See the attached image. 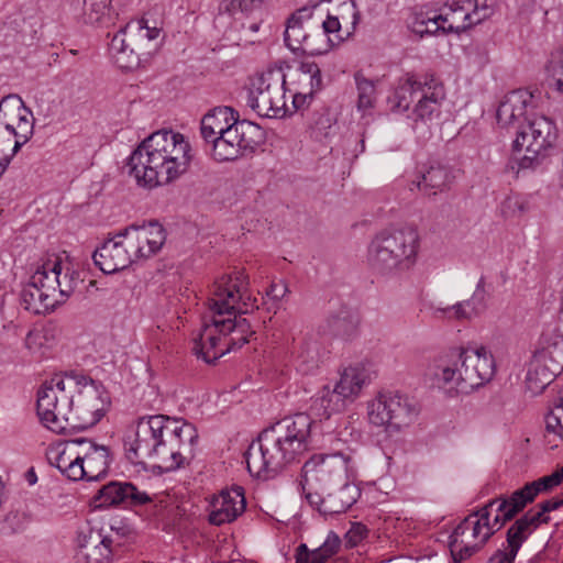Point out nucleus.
<instances>
[{"mask_svg":"<svg viewBox=\"0 0 563 563\" xmlns=\"http://www.w3.org/2000/svg\"><path fill=\"white\" fill-rule=\"evenodd\" d=\"M82 282L80 273L58 257L41 260L21 291L23 308L45 314L64 303Z\"/></svg>","mask_w":563,"mask_h":563,"instance_id":"obj_8","label":"nucleus"},{"mask_svg":"<svg viewBox=\"0 0 563 563\" xmlns=\"http://www.w3.org/2000/svg\"><path fill=\"white\" fill-rule=\"evenodd\" d=\"M516 129V137L511 145L514 161L519 170L536 169L542 164L547 151L542 148L538 141L532 139L533 135L525 124Z\"/></svg>","mask_w":563,"mask_h":563,"instance_id":"obj_24","label":"nucleus"},{"mask_svg":"<svg viewBox=\"0 0 563 563\" xmlns=\"http://www.w3.org/2000/svg\"><path fill=\"white\" fill-rule=\"evenodd\" d=\"M559 373L563 371V335H555L540 353Z\"/></svg>","mask_w":563,"mask_h":563,"instance_id":"obj_46","label":"nucleus"},{"mask_svg":"<svg viewBox=\"0 0 563 563\" xmlns=\"http://www.w3.org/2000/svg\"><path fill=\"white\" fill-rule=\"evenodd\" d=\"M241 121L238 113L230 107H217L210 110L200 122V135L205 145Z\"/></svg>","mask_w":563,"mask_h":563,"instance_id":"obj_30","label":"nucleus"},{"mask_svg":"<svg viewBox=\"0 0 563 563\" xmlns=\"http://www.w3.org/2000/svg\"><path fill=\"white\" fill-rule=\"evenodd\" d=\"M484 292H485V277L482 276L479 278V280L477 282L476 289L473 294L472 300L475 301L477 298H479V300H482Z\"/></svg>","mask_w":563,"mask_h":563,"instance_id":"obj_60","label":"nucleus"},{"mask_svg":"<svg viewBox=\"0 0 563 563\" xmlns=\"http://www.w3.org/2000/svg\"><path fill=\"white\" fill-rule=\"evenodd\" d=\"M93 544L84 551L81 558L86 563H109L112 558V539L102 536H93Z\"/></svg>","mask_w":563,"mask_h":563,"instance_id":"obj_44","label":"nucleus"},{"mask_svg":"<svg viewBox=\"0 0 563 563\" xmlns=\"http://www.w3.org/2000/svg\"><path fill=\"white\" fill-rule=\"evenodd\" d=\"M528 504L519 488L507 497L489 500L471 511L449 537V550L454 563H462L478 553L489 539Z\"/></svg>","mask_w":563,"mask_h":563,"instance_id":"obj_6","label":"nucleus"},{"mask_svg":"<svg viewBox=\"0 0 563 563\" xmlns=\"http://www.w3.org/2000/svg\"><path fill=\"white\" fill-rule=\"evenodd\" d=\"M422 176L417 175L416 179L412 180V187H410V190L413 191L415 189L419 190L421 185Z\"/></svg>","mask_w":563,"mask_h":563,"instance_id":"obj_61","label":"nucleus"},{"mask_svg":"<svg viewBox=\"0 0 563 563\" xmlns=\"http://www.w3.org/2000/svg\"><path fill=\"white\" fill-rule=\"evenodd\" d=\"M455 178L452 169L445 165L430 166L424 173V194L430 190L431 195L444 191L450 188Z\"/></svg>","mask_w":563,"mask_h":563,"instance_id":"obj_39","label":"nucleus"},{"mask_svg":"<svg viewBox=\"0 0 563 563\" xmlns=\"http://www.w3.org/2000/svg\"><path fill=\"white\" fill-rule=\"evenodd\" d=\"M489 9L486 5H483L481 9L478 5L472 12H466L463 14L462 23L459 24L460 15L463 13V10H451L450 13L445 14H435L433 16H428L424 20V34H437L438 32L442 33H459L461 30H465L475 24L481 23L484 19L488 16Z\"/></svg>","mask_w":563,"mask_h":563,"instance_id":"obj_21","label":"nucleus"},{"mask_svg":"<svg viewBox=\"0 0 563 563\" xmlns=\"http://www.w3.org/2000/svg\"><path fill=\"white\" fill-rule=\"evenodd\" d=\"M36 479H37V477H36L35 472L33 470L29 471V473H27V482H29V484L30 485H34L36 483Z\"/></svg>","mask_w":563,"mask_h":563,"instance_id":"obj_62","label":"nucleus"},{"mask_svg":"<svg viewBox=\"0 0 563 563\" xmlns=\"http://www.w3.org/2000/svg\"><path fill=\"white\" fill-rule=\"evenodd\" d=\"M148 500V494L129 482H111L99 489L95 497L96 507L117 505L139 506Z\"/></svg>","mask_w":563,"mask_h":563,"instance_id":"obj_23","label":"nucleus"},{"mask_svg":"<svg viewBox=\"0 0 563 563\" xmlns=\"http://www.w3.org/2000/svg\"><path fill=\"white\" fill-rule=\"evenodd\" d=\"M537 111V99L528 90L518 89L507 93L500 101L497 111V123L501 128H518Z\"/></svg>","mask_w":563,"mask_h":563,"instance_id":"obj_18","label":"nucleus"},{"mask_svg":"<svg viewBox=\"0 0 563 563\" xmlns=\"http://www.w3.org/2000/svg\"><path fill=\"white\" fill-rule=\"evenodd\" d=\"M421 82L417 80L413 75H407L405 79H401L395 89L394 100L395 106L407 111L410 104L413 102L415 96L420 91Z\"/></svg>","mask_w":563,"mask_h":563,"instance_id":"obj_42","label":"nucleus"},{"mask_svg":"<svg viewBox=\"0 0 563 563\" xmlns=\"http://www.w3.org/2000/svg\"><path fill=\"white\" fill-rule=\"evenodd\" d=\"M46 342L47 335L45 331L40 329H32L26 334L24 345L30 352L36 353L46 345Z\"/></svg>","mask_w":563,"mask_h":563,"instance_id":"obj_49","label":"nucleus"},{"mask_svg":"<svg viewBox=\"0 0 563 563\" xmlns=\"http://www.w3.org/2000/svg\"><path fill=\"white\" fill-rule=\"evenodd\" d=\"M209 311L194 339V352L206 363L242 347L254 334L249 320L242 314L257 308V299L249 288L243 272L223 275L213 283L209 297Z\"/></svg>","mask_w":563,"mask_h":563,"instance_id":"obj_1","label":"nucleus"},{"mask_svg":"<svg viewBox=\"0 0 563 563\" xmlns=\"http://www.w3.org/2000/svg\"><path fill=\"white\" fill-rule=\"evenodd\" d=\"M445 91L442 82L435 78L427 80L424 77V118L439 119L441 115V103L444 101Z\"/></svg>","mask_w":563,"mask_h":563,"instance_id":"obj_38","label":"nucleus"},{"mask_svg":"<svg viewBox=\"0 0 563 563\" xmlns=\"http://www.w3.org/2000/svg\"><path fill=\"white\" fill-rule=\"evenodd\" d=\"M496 373L492 352L484 345L460 349L456 357L442 356L428 366L432 386L446 398L470 395L489 383Z\"/></svg>","mask_w":563,"mask_h":563,"instance_id":"obj_7","label":"nucleus"},{"mask_svg":"<svg viewBox=\"0 0 563 563\" xmlns=\"http://www.w3.org/2000/svg\"><path fill=\"white\" fill-rule=\"evenodd\" d=\"M525 126L533 135L532 139L538 141L543 150L551 147L555 141V124L545 115L536 111L526 122Z\"/></svg>","mask_w":563,"mask_h":563,"instance_id":"obj_36","label":"nucleus"},{"mask_svg":"<svg viewBox=\"0 0 563 563\" xmlns=\"http://www.w3.org/2000/svg\"><path fill=\"white\" fill-rule=\"evenodd\" d=\"M288 292V286L285 280H274L266 290V296L273 301H280Z\"/></svg>","mask_w":563,"mask_h":563,"instance_id":"obj_52","label":"nucleus"},{"mask_svg":"<svg viewBox=\"0 0 563 563\" xmlns=\"http://www.w3.org/2000/svg\"><path fill=\"white\" fill-rule=\"evenodd\" d=\"M420 253L418 229L405 227L377 233L367 249V264L380 276H393L410 269Z\"/></svg>","mask_w":563,"mask_h":563,"instance_id":"obj_9","label":"nucleus"},{"mask_svg":"<svg viewBox=\"0 0 563 563\" xmlns=\"http://www.w3.org/2000/svg\"><path fill=\"white\" fill-rule=\"evenodd\" d=\"M109 465V448L99 445L90 439L81 438L76 481H98L108 473Z\"/></svg>","mask_w":563,"mask_h":563,"instance_id":"obj_19","label":"nucleus"},{"mask_svg":"<svg viewBox=\"0 0 563 563\" xmlns=\"http://www.w3.org/2000/svg\"><path fill=\"white\" fill-rule=\"evenodd\" d=\"M192 158L191 144L184 134L159 130L139 144L129 156L128 165L140 187L153 189L178 179Z\"/></svg>","mask_w":563,"mask_h":563,"instance_id":"obj_5","label":"nucleus"},{"mask_svg":"<svg viewBox=\"0 0 563 563\" xmlns=\"http://www.w3.org/2000/svg\"><path fill=\"white\" fill-rule=\"evenodd\" d=\"M298 73L299 82L308 86V89L296 91L292 95V102L291 107H289L290 112L288 114L307 108L310 104L314 93L322 87L321 70L318 64L314 62H302L299 65Z\"/></svg>","mask_w":563,"mask_h":563,"instance_id":"obj_29","label":"nucleus"},{"mask_svg":"<svg viewBox=\"0 0 563 563\" xmlns=\"http://www.w3.org/2000/svg\"><path fill=\"white\" fill-rule=\"evenodd\" d=\"M264 2L265 0H223L219 7L220 16H235L238 13L247 15L258 10Z\"/></svg>","mask_w":563,"mask_h":563,"instance_id":"obj_45","label":"nucleus"},{"mask_svg":"<svg viewBox=\"0 0 563 563\" xmlns=\"http://www.w3.org/2000/svg\"><path fill=\"white\" fill-rule=\"evenodd\" d=\"M528 209L526 199L517 194L509 195L500 205L503 214L507 218L521 216Z\"/></svg>","mask_w":563,"mask_h":563,"instance_id":"obj_47","label":"nucleus"},{"mask_svg":"<svg viewBox=\"0 0 563 563\" xmlns=\"http://www.w3.org/2000/svg\"><path fill=\"white\" fill-rule=\"evenodd\" d=\"M408 27L417 34L419 37H422V20H420V14L418 12L411 13V15L407 20Z\"/></svg>","mask_w":563,"mask_h":563,"instance_id":"obj_56","label":"nucleus"},{"mask_svg":"<svg viewBox=\"0 0 563 563\" xmlns=\"http://www.w3.org/2000/svg\"><path fill=\"white\" fill-rule=\"evenodd\" d=\"M419 415V401L398 391L380 390L366 401L368 424L386 433L402 431L416 422Z\"/></svg>","mask_w":563,"mask_h":563,"instance_id":"obj_10","label":"nucleus"},{"mask_svg":"<svg viewBox=\"0 0 563 563\" xmlns=\"http://www.w3.org/2000/svg\"><path fill=\"white\" fill-rule=\"evenodd\" d=\"M141 506H144L146 514L157 522H168L175 514V505L166 495L152 497L148 494V500Z\"/></svg>","mask_w":563,"mask_h":563,"instance_id":"obj_41","label":"nucleus"},{"mask_svg":"<svg viewBox=\"0 0 563 563\" xmlns=\"http://www.w3.org/2000/svg\"><path fill=\"white\" fill-rule=\"evenodd\" d=\"M92 260L95 265L108 275L125 269L133 263L126 241L120 236V231L95 250Z\"/></svg>","mask_w":563,"mask_h":563,"instance_id":"obj_20","label":"nucleus"},{"mask_svg":"<svg viewBox=\"0 0 563 563\" xmlns=\"http://www.w3.org/2000/svg\"><path fill=\"white\" fill-rule=\"evenodd\" d=\"M306 499L312 507H316L321 514H323L324 497H321L318 493H307Z\"/></svg>","mask_w":563,"mask_h":563,"instance_id":"obj_59","label":"nucleus"},{"mask_svg":"<svg viewBox=\"0 0 563 563\" xmlns=\"http://www.w3.org/2000/svg\"><path fill=\"white\" fill-rule=\"evenodd\" d=\"M11 159L12 154H8L5 142H0V176L4 173Z\"/></svg>","mask_w":563,"mask_h":563,"instance_id":"obj_58","label":"nucleus"},{"mask_svg":"<svg viewBox=\"0 0 563 563\" xmlns=\"http://www.w3.org/2000/svg\"><path fill=\"white\" fill-rule=\"evenodd\" d=\"M340 545L341 540L334 532H330L323 543L314 550H309L307 544L301 543L296 550V563H324L338 552Z\"/></svg>","mask_w":563,"mask_h":563,"instance_id":"obj_35","label":"nucleus"},{"mask_svg":"<svg viewBox=\"0 0 563 563\" xmlns=\"http://www.w3.org/2000/svg\"><path fill=\"white\" fill-rule=\"evenodd\" d=\"M81 438L52 443L46 449V460L64 476L76 482Z\"/></svg>","mask_w":563,"mask_h":563,"instance_id":"obj_25","label":"nucleus"},{"mask_svg":"<svg viewBox=\"0 0 563 563\" xmlns=\"http://www.w3.org/2000/svg\"><path fill=\"white\" fill-rule=\"evenodd\" d=\"M251 30L255 32V31L258 30V26L256 24H254V25L251 26Z\"/></svg>","mask_w":563,"mask_h":563,"instance_id":"obj_63","label":"nucleus"},{"mask_svg":"<svg viewBox=\"0 0 563 563\" xmlns=\"http://www.w3.org/2000/svg\"><path fill=\"white\" fill-rule=\"evenodd\" d=\"M360 324V314L353 309L342 306L324 319L319 331L324 335L351 340L358 334Z\"/></svg>","mask_w":563,"mask_h":563,"instance_id":"obj_26","label":"nucleus"},{"mask_svg":"<svg viewBox=\"0 0 563 563\" xmlns=\"http://www.w3.org/2000/svg\"><path fill=\"white\" fill-rule=\"evenodd\" d=\"M312 423L307 413H297L263 430L245 452L249 473L267 479L286 466L300 462L310 449Z\"/></svg>","mask_w":563,"mask_h":563,"instance_id":"obj_4","label":"nucleus"},{"mask_svg":"<svg viewBox=\"0 0 563 563\" xmlns=\"http://www.w3.org/2000/svg\"><path fill=\"white\" fill-rule=\"evenodd\" d=\"M246 501L242 487L224 489L209 505V522L214 526L230 523L245 510Z\"/></svg>","mask_w":563,"mask_h":563,"instance_id":"obj_22","label":"nucleus"},{"mask_svg":"<svg viewBox=\"0 0 563 563\" xmlns=\"http://www.w3.org/2000/svg\"><path fill=\"white\" fill-rule=\"evenodd\" d=\"M354 81L357 89L356 108L365 115L376 102V88L373 80L366 78L361 71L355 73Z\"/></svg>","mask_w":563,"mask_h":563,"instance_id":"obj_40","label":"nucleus"},{"mask_svg":"<svg viewBox=\"0 0 563 563\" xmlns=\"http://www.w3.org/2000/svg\"><path fill=\"white\" fill-rule=\"evenodd\" d=\"M545 428L563 440V397L561 404L553 406L545 415Z\"/></svg>","mask_w":563,"mask_h":563,"instance_id":"obj_48","label":"nucleus"},{"mask_svg":"<svg viewBox=\"0 0 563 563\" xmlns=\"http://www.w3.org/2000/svg\"><path fill=\"white\" fill-rule=\"evenodd\" d=\"M109 398L102 385L82 375H55L37 390L36 412L56 434L68 428L86 430L104 416Z\"/></svg>","mask_w":563,"mask_h":563,"instance_id":"obj_2","label":"nucleus"},{"mask_svg":"<svg viewBox=\"0 0 563 563\" xmlns=\"http://www.w3.org/2000/svg\"><path fill=\"white\" fill-rule=\"evenodd\" d=\"M560 374L541 354L534 355L526 375V388L532 394H541Z\"/></svg>","mask_w":563,"mask_h":563,"instance_id":"obj_32","label":"nucleus"},{"mask_svg":"<svg viewBox=\"0 0 563 563\" xmlns=\"http://www.w3.org/2000/svg\"><path fill=\"white\" fill-rule=\"evenodd\" d=\"M366 532H367V530L363 525L356 523L347 531V533H346L347 541L352 545H356L358 542H361L365 538Z\"/></svg>","mask_w":563,"mask_h":563,"instance_id":"obj_55","label":"nucleus"},{"mask_svg":"<svg viewBox=\"0 0 563 563\" xmlns=\"http://www.w3.org/2000/svg\"><path fill=\"white\" fill-rule=\"evenodd\" d=\"M376 374L365 362L350 364L342 368L333 388L323 387L320 405L324 415L342 412L346 407L361 397L363 390L371 385Z\"/></svg>","mask_w":563,"mask_h":563,"instance_id":"obj_11","label":"nucleus"},{"mask_svg":"<svg viewBox=\"0 0 563 563\" xmlns=\"http://www.w3.org/2000/svg\"><path fill=\"white\" fill-rule=\"evenodd\" d=\"M93 536H101V533L99 531H93V530H89L87 533L86 532H79L78 536H77V544H78V548H79V555L82 556L84 555V551H87V549L89 547H91V544H93L95 540L93 539Z\"/></svg>","mask_w":563,"mask_h":563,"instance_id":"obj_54","label":"nucleus"},{"mask_svg":"<svg viewBox=\"0 0 563 563\" xmlns=\"http://www.w3.org/2000/svg\"><path fill=\"white\" fill-rule=\"evenodd\" d=\"M311 14L309 9L302 8L288 19L284 41L291 52H302L316 56L331 49V40H328L324 45H319V41H323V34L318 29L314 32L307 31L305 24L310 20Z\"/></svg>","mask_w":563,"mask_h":563,"instance_id":"obj_16","label":"nucleus"},{"mask_svg":"<svg viewBox=\"0 0 563 563\" xmlns=\"http://www.w3.org/2000/svg\"><path fill=\"white\" fill-rule=\"evenodd\" d=\"M285 76L274 78V73H263L250 78L246 104L260 117L282 119L290 109L286 103Z\"/></svg>","mask_w":563,"mask_h":563,"instance_id":"obj_12","label":"nucleus"},{"mask_svg":"<svg viewBox=\"0 0 563 563\" xmlns=\"http://www.w3.org/2000/svg\"><path fill=\"white\" fill-rule=\"evenodd\" d=\"M354 466L350 456L343 453L313 454L302 466L306 484H314L327 490L354 477Z\"/></svg>","mask_w":563,"mask_h":563,"instance_id":"obj_13","label":"nucleus"},{"mask_svg":"<svg viewBox=\"0 0 563 563\" xmlns=\"http://www.w3.org/2000/svg\"><path fill=\"white\" fill-rule=\"evenodd\" d=\"M527 538L518 531V527H511L507 531V539L486 563H514L521 545Z\"/></svg>","mask_w":563,"mask_h":563,"instance_id":"obj_37","label":"nucleus"},{"mask_svg":"<svg viewBox=\"0 0 563 563\" xmlns=\"http://www.w3.org/2000/svg\"><path fill=\"white\" fill-rule=\"evenodd\" d=\"M549 70L556 77V88L563 93V48L552 53Z\"/></svg>","mask_w":563,"mask_h":563,"instance_id":"obj_50","label":"nucleus"},{"mask_svg":"<svg viewBox=\"0 0 563 563\" xmlns=\"http://www.w3.org/2000/svg\"><path fill=\"white\" fill-rule=\"evenodd\" d=\"M562 482L563 466L550 475L543 476L537 481L526 484L520 489L525 494L528 501L532 503L540 493L549 492L554 487L559 486Z\"/></svg>","mask_w":563,"mask_h":563,"instance_id":"obj_43","label":"nucleus"},{"mask_svg":"<svg viewBox=\"0 0 563 563\" xmlns=\"http://www.w3.org/2000/svg\"><path fill=\"white\" fill-rule=\"evenodd\" d=\"M422 103V96L417 100V106Z\"/></svg>","mask_w":563,"mask_h":563,"instance_id":"obj_64","label":"nucleus"},{"mask_svg":"<svg viewBox=\"0 0 563 563\" xmlns=\"http://www.w3.org/2000/svg\"><path fill=\"white\" fill-rule=\"evenodd\" d=\"M257 131L256 124L242 120L205 146L214 162H234L253 152L256 145L253 134Z\"/></svg>","mask_w":563,"mask_h":563,"instance_id":"obj_14","label":"nucleus"},{"mask_svg":"<svg viewBox=\"0 0 563 563\" xmlns=\"http://www.w3.org/2000/svg\"><path fill=\"white\" fill-rule=\"evenodd\" d=\"M142 27V22H128L113 35L109 44V55L119 68L131 70L139 65V55L126 43V36H133L134 30Z\"/></svg>","mask_w":563,"mask_h":563,"instance_id":"obj_28","label":"nucleus"},{"mask_svg":"<svg viewBox=\"0 0 563 563\" xmlns=\"http://www.w3.org/2000/svg\"><path fill=\"white\" fill-rule=\"evenodd\" d=\"M197 441L196 427L184 419L144 416L125 437L124 452L133 464L152 460L161 471L174 472L189 465L195 457Z\"/></svg>","mask_w":563,"mask_h":563,"instance_id":"obj_3","label":"nucleus"},{"mask_svg":"<svg viewBox=\"0 0 563 563\" xmlns=\"http://www.w3.org/2000/svg\"><path fill=\"white\" fill-rule=\"evenodd\" d=\"M110 0H67L66 10L76 20L86 24H99L109 11Z\"/></svg>","mask_w":563,"mask_h":563,"instance_id":"obj_33","label":"nucleus"},{"mask_svg":"<svg viewBox=\"0 0 563 563\" xmlns=\"http://www.w3.org/2000/svg\"><path fill=\"white\" fill-rule=\"evenodd\" d=\"M338 489L324 496L323 515H339L345 512L360 498L361 489L350 479L336 484Z\"/></svg>","mask_w":563,"mask_h":563,"instance_id":"obj_31","label":"nucleus"},{"mask_svg":"<svg viewBox=\"0 0 563 563\" xmlns=\"http://www.w3.org/2000/svg\"><path fill=\"white\" fill-rule=\"evenodd\" d=\"M120 236L125 239L133 263L155 255L166 241L165 229L156 221L126 227Z\"/></svg>","mask_w":563,"mask_h":563,"instance_id":"obj_17","label":"nucleus"},{"mask_svg":"<svg viewBox=\"0 0 563 563\" xmlns=\"http://www.w3.org/2000/svg\"><path fill=\"white\" fill-rule=\"evenodd\" d=\"M0 122L11 136L4 142L8 154H12L13 157L34 133L33 112L25 107L21 98H18L13 106L9 103V98H3L0 100Z\"/></svg>","mask_w":563,"mask_h":563,"instance_id":"obj_15","label":"nucleus"},{"mask_svg":"<svg viewBox=\"0 0 563 563\" xmlns=\"http://www.w3.org/2000/svg\"><path fill=\"white\" fill-rule=\"evenodd\" d=\"M131 22H142L143 26L141 30H134L133 35H137L139 37L146 38L148 41H153L158 37L161 30L156 26H148L145 19L132 20Z\"/></svg>","mask_w":563,"mask_h":563,"instance_id":"obj_53","label":"nucleus"},{"mask_svg":"<svg viewBox=\"0 0 563 563\" xmlns=\"http://www.w3.org/2000/svg\"><path fill=\"white\" fill-rule=\"evenodd\" d=\"M361 20V13L354 1L342 3L341 13L338 15L329 14L322 23L323 45L327 43L329 34L338 33V38L344 41L349 38L356 30Z\"/></svg>","mask_w":563,"mask_h":563,"instance_id":"obj_27","label":"nucleus"},{"mask_svg":"<svg viewBox=\"0 0 563 563\" xmlns=\"http://www.w3.org/2000/svg\"><path fill=\"white\" fill-rule=\"evenodd\" d=\"M563 505V496H555L548 500L540 503L536 508L527 511L521 518L517 519L512 526L518 527L527 539L531 532L542 522H547L549 517L548 512L560 508Z\"/></svg>","mask_w":563,"mask_h":563,"instance_id":"obj_34","label":"nucleus"},{"mask_svg":"<svg viewBox=\"0 0 563 563\" xmlns=\"http://www.w3.org/2000/svg\"><path fill=\"white\" fill-rule=\"evenodd\" d=\"M450 311L457 320H470L477 314V310L474 305V300H464L454 305Z\"/></svg>","mask_w":563,"mask_h":563,"instance_id":"obj_51","label":"nucleus"},{"mask_svg":"<svg viewBox=\"0 0 563 563\" xmlns=\"http://www.w3.org/2000/svg\"><path fill=\"white\" fill-rule=\"evenodd\" d=\"M297 362H298V365H297L298 368L303 373L309 372L317 365V362L313 356L306 357L303 354L298 355Z\"/></svg>","mask_w":563,"mask_h":563,"instance_id":"obj_57","label":"nucleus"}]
</instances>
